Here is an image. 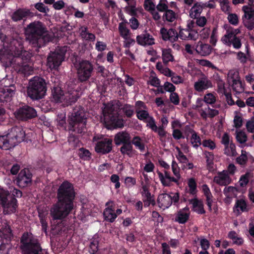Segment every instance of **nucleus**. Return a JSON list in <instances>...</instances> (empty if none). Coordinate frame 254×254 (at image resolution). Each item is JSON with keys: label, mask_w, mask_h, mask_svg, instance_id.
Segmentation results:
<instances>
[{"label": "nucleus", "mask_w": 254, "mask_h": 254, "mask_svg": "<svg viewBox=\"0 0 254 254\" xmlns=\"http://www.w3.org/2000/svg\"><path fill=\"white\" fill-rule=\"evenodd\" d=\"M76 192L73 185L68 181H64L57 191V201L51 209L53 220H63L73 210Z\"/></svg>", "instance_id": "1"}, {"label": "nucleus", "mask_w": 254, "mask_h": 254, "mask_svg": "<svg viewBox=\"0 0 254 254\" xmlns=\"http://www.w3.org/2000/svg\"><path fill=\"white\" fill-rule=\"evenodd\" d=\"M23 43L24 41L21 38L14 39L11 41L9 50L13 56L10 61V65L17 72L26 74L32 70L31 57L30 53L24 50Z\"/></svg>", "instance_id": "2"}, {"label": "nucleus", "mask_w": 254, "mask_h": 254, "mask_svg": "<svg viewBox=\"0 0 254 254\" xmlns=\"http://www.w3.org/2000/svg\"><path fill=\"white\" fill-rule=\"evenodd\" d=\"M24 33L25 40L36 51L44 47L51 39L46 28L39 21H35L27 25L24 28Z\"/></svg>", "instance_id": "3"}, {"label": "nucleus", "mask_w": 254, "mask_h": 254, "mask_svg": "<svg viewBox=\"0 0 254 254\" xmlns=\"http://www.w3.org/2000/svg\"><path fill=\"white\" fill-rule=\"evenodd\" d=\"M67 122L69 140L74 142L78 140L79 134L84 133L86 130V113L84 108L80 106L75 107L68 117Z\"/></svg>", "instance_id": "4"}, {"label": "nucleus", "mask_w": 254, "mask_h": 254, "mask_svg": "<svg viewBox=\"0 0 254 254\" xmlns=\"http://www.w3.org/2000/svg\"><path fill=\"white\" fill-rule=\"evenodd\" d=\"M25 133L20 127H12L5 135H0V148L8 150L24 140Z\"/></svg>", "instance_id": "5"}, {"label": "nucleus", "mask_w": 254, "mask_h": 254, "mask_svg": "<svg viewBox=\"0 0 254 254\" xmlns=\"http://www.w3.org/2000/svg\"><path fill=\"white\" fill-rule=\"evenodd\" d=\"M47 90L45 80L41 77L36 76L29 80L27 93L32 100H39L45 96Z\"/></svg>", "instance_id": "6"}, {"label": "nucleus", "mask_w": 254, "mask_h": 254, "mask_svg": "<svg viewBox=\"0 0 254 254\" xmlns=\"http://www.w3.org/2000/svg\"><path fill=\"white\" fill-rule=\"evenodd\" d=\"M0 205L3 213L9 215L17 212L18 203L16 198L11 195L8 190L0 188Z\"/></svg>", "instance_id": "7"}, {"label": "nucleus", "mask_w": 254, "mask_h": 254, "mask_svg": "<svg viewBox=\"0 0 254 254\" xmlns=\"http://www.w3.org/2000/svg\"><path fill=\"white\" fill-rule=\"evenodd\" d=\"M75 68L77 79L81 83L88 81L94 73V65L88 60H79Z\"/></svg>", "instance_id": "8"}, {"label": "nucleus", "mask_w": 254, "mask_h": 254, "mask_svg": "<svg viewBox=\"0 0 254 254\" xmlns=\"http://www.w3.org/2000/svg\"><path fill=\"white\" fill-rule=\"evenodd\" d=\"M67 47L64 46L49 54L47 58V65L51 69H56L64 60Z\"/></svg>", "instance_id": "9"}, {"label": "nucleus", "mask_w": 254, "mask_h": 254, "mask_svg": "<svg viewBox=\"0 0 254 254\" xmlns=\"http://www.w3.org/2000/svg\"><path fill=\"white\" fill-rule=\"evenodd\" d=\"M12 236L13 234L10 226L5 224L0 230V251H1L2 253L5 254L8 252V250L11 246L10 241Z\"/></svg>", "instance_id": "10"}, {"label": "nucleus", "mask_w": 254, "mask_h": 254, "mask_svg": "<svg viewBox=\"0 0 254 254\" xmlns=\"http://www.w3.org/2000/svg\"><path fill=\"white\" fill-rule=\"evenodd\" d=\"M162 125L159 127H157L156 124L155 120L153 117H151L149 120L146 121V126L150 128L153 131L157 133L159 136V140L161 142H165V138L167 135L169 134L165 130V128L167 126L168 121L166 118L161 119Z\"/></svg>", "instance_id": "11"}, {"label": "nucleus", "mask_w": 254, "mask_h": 254, "mask_svg": "<svg viewBox=\"0 0 254 254\" xmlns=\"http://www.w3.org/2000/svg\"><path fill=\"white\" fill-rule=\"evenodd\" d=\"M15 116L19 121H27L37 117L35 109L27 105H22L15 112Z\"/></svg>", "instance_id": "12"}, {"label": "nucleus", "mask_w": 254, "mask_h": 254, "mask_svg": "<svg viewBox=\"0 0 254 254\" xmlns=\"http://www.w3.org/2000/svg\"><path fill=\"white\" fill-rule=\"evenodd\" d=\"M93 141H97L95 150L97 153L106 154L110 153L113 148V140L111 138H104L102 139L96 136H94Z\"/></svg>", "instance_id": "13"}, {"label": "nucleus", "mask_w": 254, "mask_h": 254, "mask_svg": "<svg viewBox=\"0 0 254 254\" xmlns=\"http://www.w3.org/2000/svg\"><path fill=\"white\" fill-rule=\"evenodd\" d=\"M32 174L30 171L24 168L20 171L16 179L17 185L21 188L30 186L32 183Z\"/></svg>", "instance_id": "14"}, {"label": "nucleus", "mask_w": 254, "mask_h": 254, "mask_svg": "<svg viewBox=\"0 0 254 254\" xmlns=\"http://www.w3.org/2000/svg\"><path fill=\"white\" fill-rule=\"evenodd\" d=\"M244 15L242 17L243 23L244 26L249 30L254 28V9L248 5L242 7Z\"/></svg>", "instance_id": "15"}, {"label": "nucleus", "mask_w": 254, "mask_h": 254, "mask_svg": "<svg viewBox=\"0 0 254 254\" xmlns=\"http://www.w3.org/2000/svg\"><path fill=\"white\" fill-rule=\"evenodd\" d=\"M142 189L140 193L142 196V200L144 203V206L148 207L150 205L153 206L156 205L154 195L152 194L150 192L149 187L144 185L143 182H141Z\"/></svg>", "instance_id": "16"}, {"label": "nucleus", "mask_w": 254, "mask_h": 254, "mask_svg": "<svg viewBox=\"0 0 254 254\" xmlns=\"http://www.w3.org/2000/svg\"><path fill=\"white\" fill-rule=\"evenodd\" d=\"M106 207L103 213L104 220L113 223L117 218V215L115 213V204L113 200H110L105 203Z\"/></svg>", "instance_id": "17"}, {"label": "nucleus", "mask_w": 254, "mask_h": 254, "mask_svg": "<svg viewBox=\"0 0 254 254\" xmlns=\"http://www.w3.org/2000/svg\"><path fill=\"white\" fill-rule=\"evenodd\" d=\"M15 86L10 85L5 86L0 90V101L1 103L10 102L15 92Z\"/></svg>", "instance_id": "18"}, {"label": "nucleus", "mask_w": 254, "mask_h": 254, "mask_svg": "<svg viewBox=\"0 0 254 254\" xmlns=\"http://www.w3.org/2000/svg\"><path fill=\"white\" fill-rule=\"evenodd\" d=\"M105 120L115 127L122 128L124 127L123 120L119 119L118 114L114 111H110L104 114Z\"/></svg>", "instance_id": "19"}, {"label": "nucleus", "mask_w": 254, "mask_h": 254, "mask_svg": "<svg viewBox=\"0 0 254 254\" xmlns=\"http://www.w3.org/2000/svg\"><path fill=\"white\" fill-rule=\"evenodd\" d=\"M137 43L142 46H152L155 44V39L147 31H145L142 34L136 36Z\"/></svg>", "instance_id": "20"}, {"label": "nucleus", "mask_w": 254, "mask_h": 254, "mask_svg": "<svg viewBox=\"0 0 254 254\" xmlns=\"http://www.w3.org/2000/svg\"><path fill=\"white\" fill-rule=\"evenodd\" d=\"M160 34L164 41H169L171 43L177 41L179 38L178 32L173 28L167 29L165 27H162L160 29Z\"/></svg>", "instance_id": "21"}, {"label": "nucleus", "mask_w": 254, "mask_h": 254, "mask_svg": "<svg viewBox=\"0 0 254 254\" xmlns=\"http://www.w3.org/2000/svg\"><path fill=\"white\" fill-rule=\"evenodd\" d=\"M212 86L211 81L205 75L199 78L194 84V88L198 92H202Z\"/></svg>", "instance_id": "22"}, {"label": "nucleus", "mask_w": 254, "mask_h": 254, "mask_svg": "<svg viewBox=\"0 0 254 254\" xmlns=\"http://www.w3.org/2000/svg\"><path fill=\"white\" fill-rule=\"evenodd\" d=\"M228 76L232 79V87L233 90L238 93H240L244 90L242 81L239 79V73L233 70H230L229 72Z\"/></svg>", "instance_id": "23"}, {"label": "nucleus", "mask_w": 254, "mask_h": 254, "mask_svg": "<svg viewBox=\"0 0 254 254\" xmlns=\"http://www.w3.org/2000/svg\"><path fill=\"white\" fill-rule=\"evenodd\" d=\"M31 14L29 9L19 8L13 13L11 19L13 21L17 22L26 19L31 16Z\"/></svg>", "instance_id": "24"}, {"label": "nucleus", "mask_w": 254, "mask_h": 254, "mask_svg": "<svg viewBox=\"0 0 254 254\" xmlns=\"http://www.w3.org/2000/svg\"><path fill=\"white\" fill-rule=\"evenodd\" d=\"M114 142L117 146L125 144L131 142L130 135L126 131H120L114 137Z\"/></svg>", "instance_id": "25"}, {"label": "nucleus", "mask_w": 254, "mask_h": 254, "mask_svg": "<svg viewBox=\"0 0 254 254\" xmlns=\"http://www.w3.org/2000/svg\"><path fill=\"white\" fill-rule=\"evenodd\" d=\"M214 182L217 184L225 186L231 183L232 180L230 176L227 174L225 171L218 172V175L214 177Z\"/></svg>", "instance_id": "26"}, {"label": "nucleus", "mask_w": 254, "mask_h": 254, "mask_svg": "<svg viewBox=\"0 0 254 254\" xmlns=\"http://www.w3.org/2000/svg\"><path fill=\"white\" fill-rule=\"evenodd\" d=\"M79 98L78 93L76 90L68 91L65 93L63 106H68L75 103Z\"/></svg>", "instance_id": "27"}, {"label": "nucleus", "mask_w": 254, "mask_h": 254, "mask_svg": "<svg viewBox=\"0 0 254 254\" xmlns=\"http://www.w3.org/2000/svg\"><path fill=\"white\" fill-rule=\"evenodd\" d=\"M178 35L179 37L184 40H195L198 36V32H195L194 30L191 31L188 28L180 29Z\"/></svg>", "instance_id": "28"}, {"label": "nucleus", "mask_w": 254, "mask_h": 254, "mask_svg": "<svg viewBox=\"0 0 254 254\" xmlns=\"http://www.w3.org/2000/svg\"><path fill=\"white\" fill-rule=\"evenodd\" d=\"M52 101L57 103H62L63 105L65 93H64L61 88L59 86L54 87L52 90Z\"/></svg>", "instance_id": "29"}, {"label": "nucleus", "mask_w": 254, "mask_h": 254, "mask_svg": "<svg viewBox=\"0 0 254 254\" xmlns=\"http://www.w3.org/2000/svg\"><path fill=\"white\" fill-rule=\"evenodd\" d=\"M195 50L201 56H206L210 55L212 51V47L208 44H203L202 42L199 41L196 46Z\"/></svg>", "instance_id": "30"}, {"label": "nucleus", "mask_w": 254, "mask_h": 254, "mask_svg": "<svg viewBox=\"0 0 254 254\" xmlns=\"http://www.w3.org/2000/svg\"><path fill=\"white\" fill-rule=\"evenodd\" d=\"M171 195L168 193H162L159 195L157 201L161 207L168 208L172 205Z\"/></svg>", "instance_id": "31"}, {"label": "nucleus", "mask_w": 254, "mask_h": 254, "mask_svg": "<svg viewBox=\"0 0 254 254\" xmlns=\"http://www.w3.org/2000/svg\"><path fill=\"white\" fill-rule=\"evenodd\" d=\"M157 173L158 175L159 178L161 183L164 187H170L172 185V182H174L177 184H178V181L180 178H178L176 177V178L174 177H171V176L168 178V179H165L164 176V175L161 172L157 171Z\"/></svg>", "instance_id": "32"}, {"label": "nucleus", "mask_w": 254, "mask_h": 254, "mask_svg": "<svg viewBox=\"0 0 254 254\" xmlns=\"http://www.w3.org/2000/svg\"><path fill=\"white\" fill-rule=\"evenodd\" d=\"M190 203L192 204L193 210L199 214L205 213L203 203L197 198H194L189 200Z\"/></svg>", "instance_id": "33"}, {"label": "nucleus", "mask_w": 254, "mask_h": 254, "mask_svg": "<svg viewBox=\"0 0 254 254\" xmlns=\"http://www.w3.org/2000/svg\"><path fill=\"white\" fill-rule=\"evenodd\" d=\"M190 215V212H183V210H179L176 214L175 221L179 224H184L189 220Z\"/></svg>", "instance_id": "34"}, {"label": "nucleus", "mask_w": 254, "mask_h": 254, "mask_svg": "<svg viewBox=\"0 0 254 254\" xmlns=\"http://www.w3.org/2000/svg\"><path fill=\"white\" fill-rule=\"evenodd\" d=\"M240 32V30L239 29L229 28L226 31V34L222 38V41L223 43L229 42L232 37H237L236 35Z\"/></svg>", "instance_id": "35"}, {"label": "nucleus", "mask_w": 254, "mask_h": 254, "mask_svg": "<svg viewBox=\"0 0 254 254\" xmlns=\"http://www.w3.org/2000/svg\"><path fill=\"white\" fill-rule=\"evenodd\" d=\"M162 52V60L164 64H167L169 62L174 61V59L172 55V50L171 49H163Z\"/></svg>", "instance_id": "36"}, {"label": "nucleus", "mask_w": 254, "mask_h": 254, "mask_svg": "<svg viewBox=\"0 0 254 254\" xmlns=\"http://www.w3.org/2000/svg\"><path fill=\"white\" fill-rule=\"evenodd\" d=\"M120 151L124 156L127 155L129 157H131L133 154V146L131 144V142L123 144Z\"/></svg>", "instance_id": "37"}, {"label": "nucleus", "mask_w": 254, "mask_h": 254, "mask_svg": "<svg viewBox=\"0 0 254 254\" xmlns=\"http://www.w3.org/2000/svg\"><path fill=\"white\" fill-rule=\"evenodd\" d=\"M239 189L233 186L226 187L223 190L225 196H229L232 197H236L239 192Z\"/></svg>", "instance_id": "38"}, {"label": "nucleus", "mask_w": 254, "mask_h": 254, "mask_svg": "<svg viewBox=\"0 0 254 254\" xmlns=\"http://www.w3.org/2000/svg\"><path fill=\"white\" fill-rule=\"evenodd\" d=\"M78 155L79 158L84 161H89L91 158V154L87 149L81 147L78 149Z\"/></svg>", "instance_id": "39"}, {"label": "nucleus", "mask_w": 254, "mask_h": 254, "mask_svg": "<svg viewBox=\"0 0 254 254\" xmlns=\"http://www.w3.org/2000/svg\"><path fill=\"white\" fill-rule=\"evenodd\" d=\"M119 33L120 36L124 40L128 39L131 33L127 27H123L122 25L118 26Z\"/></svg>", "instance_id": "40"}, {"label": "nucleus", "mask_w": 254, "mask_h": 254, "mask_svg": "<svg viewBox=\"0 0 254 254\" xmlns=\"http://www.w3.org/2000/svg\"><path fill=\"white\" fill-rule=\"evenodd\" d=\"M203 154L206 158L207 167L209 168H212L214 165V155L213 152H209L206 150L203 151Z\"/></svg>", "instance_id": "41"}, {"label": "nucleus", "mask_w": 254, "mask_h": 254, "mask_svg": "<svg viewBox=\"0 0 254 254\" xmlns=\"http://www.w3.org/2000/svg\"><path fill=\"white\" fill-rule=\"evenodd\" d=\"M131 144H133L136 148L141 151L144 150L145 145L142 142L141 137L139 136H135L131 140Z\"/></svg>", "instance_id": "42"}, {"label": "nucleus", "mask_w": 254, "mask_h": 254, "mask_svg": "<svg viewBox=\"0 0 254 254\" xmlns=\"http://www.w3.org/2000/svg\"><path fill=\"white\" fill-rule=\"evenodd\" d=\"M235 208L237 209V211H239V209L242 212L248 211L246 201L243 199H237L234 207V209Z\"/></svg>", "instance_id": "43"}, {"label": "nucleus", "mask_w": 254, "mask_h": 254, "mask_svg": "<svg viewBox=\"0 0 254 254\" xmlns=\"http://www.w3.org/2000/svg\"><path fill=\"white\" fill-rule=\"evenodd\" d=\"M145 110H136V117L139 120L146 123V121L152 117L149 116L148 112Z\"/></svg>", "instance_id": "44"}, {"label": "nucleus", "mask_w": 254, "mask_h": 254, "mask_svg": "<svg viewBox=\"0 0 254 254\" xmlns=\"http://www.w3.org/2000/svg\"><path fill=\"white\" fill-rule=\"evenodd\" d=\"M188 185L189 187V192L192 195H196L197 192V184L195 180L193 178H191L188 180Z\"/></svg>", "instance_id": "45"}, {"label": "nucleus", "mask_w": 254, "mask_h": 254, "mask_svg": "<svg viewBox=\"0 0 254 254\" xmlns=\"http://www.w3.org/2000/svg\"><path fill=\"white\" fill-rule=\"evenodd\" d=\"M176 19V15L175 12L171 10L168 9L166 10L163 16V19L164 21L168 22H173Z\"/></svg>", "instance_id": "46"}, {"label": "nucleus", "mask_w": 254, "mask_h": 254, "mask_svg": "<svg viewBox=\"0 0 254 254\" xmlns=\"http://www.w3.org/2000/svg\"><path fill=\"white\" fill-rule=\"evenodd\" d=\"M202 9L203 6L200 3L198 2L194 3L190 9V15H191V17L194 15V17L196 18L197 15L201 13Z\"/></svg>", "instance_id": "47"}, {"label": "nucleus", "mask_w": 254, "mask_h": 254, "mask_svg": "<svg viewBox=\"0 0 254 254\" xmlns=\"http://www.w3.org/2000/svg\"><path fill=\"white\" fill-rule=\"evenodd\" d=\"M99 241L97 239L93 238L91 240L89 245V252L91 254H95L99 249Z\"/></svg>", "instance_id": "48"}, {"label": "nucleus", "mask_w": 254, "mask_h": 254, "mask_svg": "<svg viewBox=\"0 0 254 254\" xmlns=\"http://www.w3.org/2000/svg\"><path fill=\"white\" fill-rule=\"evenodd\" d=\"M202 142L201 138L197 132H195L191 135L190 143L194 148L197 149L202 144Z\"/></svg>", "instance_id": "49"}, {"label": "nucleus", "mask_w": 254, "mask_h": 254, "mask_svg": "<svg viewBox=\"0 0 254 254\" xmlns=\"http://www.w3.org/2000/svg\"><path fill=\"white\" fill-rule=\"evenodd\" d=\"M122 111L126 116L128 118H131L134 114L133 106L131 105L126 104L122 108Z\"/></svg>", "instance_id": "50"}, {"label": "nucleus", "mask_w": 254, "mask_h": 254, "mask_svg": "<svg viewBox=\"0 0 254 254\" xmlns=\"http://www.w3.org/2000/svg\"><path fill=\"white\" fill-rule=\"evenodd\" d=\"M252 177V174L250 172H247L245 174L242 175L239 181L240 187H246L249 183L250 179Z\"/></svg>", "instance_id": "51"}, {"label": "nucleus", "mask_w": 254, "mask_h": 254, "mask_svg": "<svg viewBox=\"0 0 254 254\" xmlns=\"http://www.w3.org/2000/svg\"><path fill=\"white\" fill-rule=\"evenodd\" d=\"M125 11L131 16L135 17L137 15V9L136 7L135 3L126 6L125 7Z\"/></svg>", "instance_id": "52"}, {"label": "nucleus", "mask_w": 254, "mask_h": 254, "mask_svg": "<svg viewBox=\"0 0 254 254\" xmlns=\"http://www.w3.org/2000/svg\"><path fill=\"white\" fill-rule=\"evenodd\" d=\"M236 138L239 143L244 144L246 142L248 137L246 133L241 130L236 132Z\"/></svg>", "instance_id": "53"}, {"label": "nucleus", "mask_w": 254, "mask_h": 254, "mask_svg": "<svg viewBox=\"0 0 254 254\" xmlns=\"http://www.w3.org/2000/svg\"><path fill=\"white\" fill-rule=\"evenodd\" d=\"M224 43L226 44H232L233 47L237 49H240L242 46L241 40L238 37H232V38L230 40L229 42Z\"/></svg>", "instance_id": "54"}, {"label": "nucleus", "mask_w": 254, "mask_h": 254, "mask_svg": "<svg viewBox=\"0 0 254 254\" xmlns=\"http://www.w3.org/2000/svg\"><path fill=\"white\" fill-rule=\"evenodd\" d=\"M167 2L166 0H160L156 7L157 10L160 12H165L168 10Z\"/></svg>", "instance_id": "55"}, {"label": "nucleus", "mask_w": 254, "mask_h": 254, "mask_svg": "<svg viewBox=\"0 0 254 254\" xmlns=\"http://www.w3.org/2000/svg\"><path fill=\"white\" fill-rule=\"evenodd\" d=\"M227 19L232 25L236 26L239 23V18L236 13H229Z\"/></svg>", "instance_id": "56"}, {"label": "nucleus", "mask_w": 254, "mask_h": 254, "mask_svg": "<svg viewBox=\"0 0 254 254\" xmlns=\"http://www.w3.org/2000/svg\"><path fill=\"white\" fill-rule=\"evenodd\" d=\"M204 101L207 104L212 105L216 102V97L212 93L206 94L204 97Z\"/></svg>", "instance_id": "57"}, {"label": "nucleus", "mask_w": 254, "mask_h": 254, "mask_svg": "<svg viewBox=\"0 0 254 254\" xmlns=\"http://www.w3.org/2000/svg\"><path fill=\"white\" fill-rule=\"evenodd\" d=\"M110 181L112 183L115 184V188L118 189L121 187V183L120 182V177L117 174H113L110 177Z\"/></svg>", "instance_id": "58"}, {"label": "nucleus", "mask_w": 254, "mask_h": 254, "mask_svg": "<svg viewBox=\"0 0 254 254\" xmlns=\"http://www.w3.org/2000/svg\"><path fill=\"white\" fill-rule=\"evenodd\" d=\"M35 8L37 9L39 11L47 13L49 11V9L48 7L46 6L42 2H38L34 4Z\"/></svg>", "instance_id": "59"}, {"label": "nucleus", "mask_w": 254, "mask_h": 254, "mask_svg": "<svg viewBox=\"0 0 254 254\" xmlns=\"http://www.w3.org/2000/svg\"><path fill=\"white\" fill-rule=\"evenodd\" d=\"M144 7L146 10L149 12L155 9V5L151 0H144Z\"/></svg>", "instance_id": "60"}, {"label": "nucleus", "mask_w": 254, "mask_h": 254, "mask_svg": "<svg viewBox=\"0 0 254 254\" xmlns=\"http://www.w3.org/2000/svg\"><path fill=\"white\" fill-rule=\"evenodd\" d=\"M202 144L203 147H208L211 150H213L216 148L215 143L211 139L203 140Z\"/></svg>", "instance_id": "61"}, {"label": "nucleus", "mask_w": 254, "mask_h": 254, "mask_svg": "<svg viewBox=\"0 0 254 254\" xmlns=\"http://www.w3.org/2000/svg\"><path fill=\"white\" fill-rule=\"evenodd\" d=\"M217 41V28L214 27L211 35L210 36V43L213 45L215 46Z\"/></svg>", "instance_id": "62"}, {"label": "nucleus", "mask_w": 254, "mask_h": 254, "mask_svg": "<svg viewBox=\"0 0 254 254\" xmlns=\"http://www.w3.org/2000/svg\"><path fill=\"white\" fill-rule=\"evenodd\" d=\"M170 100L174 105H179L180 103V99L178 94L174 91L171 92L170 95Z\"/></svg>", "instance_id": "63"}, {"label": "nucleus", "mask_w": 254, "mask_h": 254, "mask_svg": "<svg viewBox=\"0 0 254 254\" xmlns=\"http://www.w3.org/2000/svg\"><path fill=\"white\" fill-rule=\"evenodd\" d=\"M129 23L130 24V27L132 30H136L139 26V22L135 17H132L129 19Z\"/></svg>", "instance_id": "64"}]
</instances>
